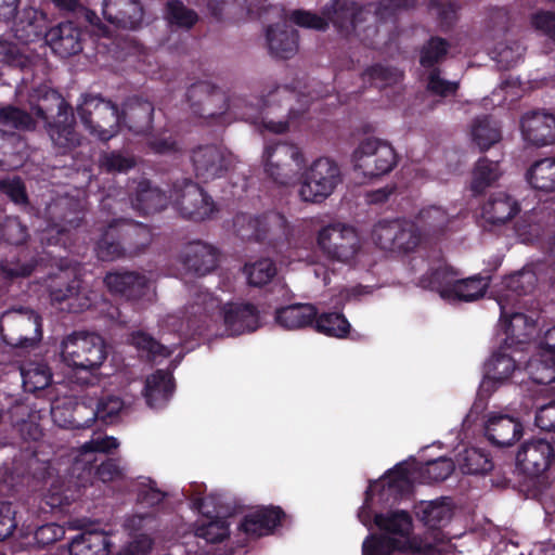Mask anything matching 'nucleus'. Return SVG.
Returning a JSON list of instances; mask_svg holds the SVG:
<instances>
[{
	"mask_svg": "<svg viewBox=\"0 0 555 555\" xmlns=\"http://www.w3.org/2000/svg\"><path fill=\"white\" fill-rule=\"evenodd\" d=\"M221 301L207 291L196 293L182 311L168 313L162 320L164 332L177 333L179 339L191 332L202 333L211 323L222 319L229 335H240L255 331L259 325L256 308L249 304H228L221 308Z\"/></svg>",
	"mask_w": 555,
	"mask_h": 555,
	"instance_id": "obj_1",
	"label": "nucleus"
},
{
	"mask_svg": "<svg viewBox=\"0 0 555 555\" xmlns=\"http://www.w3.org/2000/svg\"><path fill=\"white\" fill-rule=\"evenodd\" d=\"M376 526L384 531L380 537L371 535L362 545L363 555H391L397 551L430 553L441 551L436 545L411 537L412 519L406 512H389L375 516Z\"/></svg>",
	"mask_w": 555,
	"mask_h": 555,
	"instance_id": "obj_2",
	"label": "nucleus"
},
{
	"mask_svg": "<svg viewBox=\"0 0 555 555\" xmlns=\"http://www.w3.org/2000/svg\"><path fill=\"white\" fill-rule=\"evenodd\" d=\"M108 356L105 340L95 333L73 332L60 344L61 362L74 372L94 373Z\"/></svg>",
	"mask_w": 555,
	"mask_h": 555,
	"instance_id": "obj_3",
	"label": "nucleus"
},
{
	"mask_svg": "<svg viewBox=\"0 0 555 555\" xmlns=\"http://www.w3.org/2000/svg\"><path fill=\"white\" fill-rule=\"evenodd\" d=\"M341 182L343 173L338 164L328 157H319L309 166H305L298 185V196L306 203H322Z\"/></svg>",
	"mask_w": 555,
	"mask_h": 555,
	"instance_id": "obj_4",
	"label": "nucleus"
},
{
	"mask_svg": "<svg viewBox=\"0 0 555 555\" xmlns=\"http://www.w3.org/2000/svg\"><path fill=\"white\" fill-rule=\"evenodd\" d=\"M422 283L450 302L476 300L485 295L489 285L488 281L481 276L463 279L457 270L449 266L438 268L431 274L428 284H425V280Z\"/></svg>",
	"mask_w": 555,
	"mask_h": 555,
	"instance_id": "obj_5",
	"label": "nucleus"
},
{
	"mask_svg": "<svg viewBox=\"0 0 555 555\" xmlns=\"http://www.w3.org/2000/svg\"><path fill=\"white\" fill-rule=\"evenodd\" d=\"M351 160L357 172L372 179L389 173L398 163V155L390 143L366 138L354 149Z\"/></svg>",
	"mask_w": 555,
	"mask_h": 555,
	"instance_id": "obj_6",
	"label": "nucleus"
},
{
	"mask_svg": "<svg viewBox=\"0 0 555 555\" xmlns=\"http://www.w3.org/2000/svg\"><path fill=\"white\" fill-rule=\"evenodd\" d=\"M78 114L90 133L100 140H109L119 131L121 116L117 106L109 101L86 95L78 107Z\"/></svg>",
	"mask_w": 555,
	"mask_h": 555,
	"instance_id": "obj_7",
	"label": "nucleus"
},
{
	"mask_svg": "<svg viewBox=\"0 0 555 555\" xmlns=\"http://www.w3.org/2000/svg\"><path fill=\"white\" fill-rule=\"evenodd\" d=\"M305 165V155L295 145L280 143L267 147L263 153L266 173L281 185L295 183Z\"/></svg>",
	"mask_w": 555,
	"mask_h": 555,
	"instance_id": "obj_8",
	"label": "nucleus"
},
{
	"mask_svg": "<svg viewBox=\"0 0 555 555\" xmlns=\"http://www.w3.org/2000/svg\"><path fill=\"white\" fill-rule=\"evenodd\" d=\"M317 244L328 258L340 261H352L361 249V238L357 230L348 224L336 222L320 229Z\"/></svg>",
	"mask_w": 555,
	"mask_h": 555,
	"instance_id": "obj_9",
	"label": "nucleus"
},
{
	"mask_svg": "<svg viewBox=\"0 0 555 555\" xmlns=\"http://www.w3.org/2000/svg\"><path fill=\"white\" fill-rule=\"evenodd\" d=\"M193 504L205 516L212 514L218 516L216 519L197 525L194 532L196 538L211 544L220 543L229 538V524L223 517H220L227 514L229 507L223 503L221 494L211 493L206 498H194Z\"/></svg>",
	"mask_w": 555,
	"mask_h": 555,
	"instance_id": "obj_10",
	"label": "nucleus"
},
{
	"mask_svg": "<svg viewBox=\"0 0 555 555\" xmlns=\"http://www.w3.org/2000/svg\"><path fill=\"white\" fill-rule=\"evenodd\" d=\"M193 170L198 180L209 182L223 177L233 166V155L222 146L208 144L192 153Z\"/></svg>",
	"mask_w": 555,
	"mask_h": 555,
	"instance_id": "obj_11",
	"label": "nucleus"
},
{
	"mask_svg": "<svg viewBox=\"0 0 555 555\" xmlns=\"http://www.w3.org/2000/svg\"><path fill=\"white\" fill-rule=\"evenodd\" d=\"M367 14L369 11L353 0H332L322 9L327 25L331 23L340 33L356 34L359 37L371 30V27H362Z\"/></svg>",
	"mask_w": 555,
	"mask_h": 555,
	"instance_id": "obj_12",
	"label": "nucleus"
},
{
	"mask_svg": "<svg viewBox=\"0 0 555 555\" xmlns=\"http://www.w3.org/2000/svg\"><path fill=\"white\" fill-rule=\"evenodd\" d=\"M173 202L179 212L192 220H204L215 211L212 199L196 183L184 181L176 186Z\"/></svg>",
	"mask_w": 555,
	"mask_h": 555,
	"instance_id": "obj_13",
	"label": "nucleus"
},
{
	"mask_svg": "<svg viewBox=\"0 0 555 555\" xmlns=\"http://www.w3.org/2000/svg\"><path fill=\"white\" fill-rule=\"evenodd\" d=\"M194 114L205 119H214L228 109L225 95L206 81L194 83L188 91Z\"/></svg>",
	"mask_w": 555,
	"mask_h": 555,
	"instance_id": "obj_14",
	"label": "nucleus"
},
{
	"mask_svg": "<svg viewBox=\"0 0 555 555\" xmlns=\"http://www.w3.org/2000/svg\"><path fill=\"white\" fill-rule=\"evenodd\" d=\"M554 456L551 443L544 439L526 441L516 455L519 467L528 475H540L545 472Z\"/></svg>",
	"mask_w": 555,
	"mask_h": 555,
	"instance_id": "obj_15",
	"label": "nucleus"
},
{
	"mask_svg": "<svg viewBox=\"0 0 555 555\" xmlns=\"http://www.w3.org/2000/svg\"><path fill=\"white\" fill-rule=\"evenodd\" d=\"M521 133L530 144L544 146L555 142V117L545 112H533L521 119Z\"/></svg>",
	"mask_w": 555,
	"mask_h": 555,
	"instance_id": "obj_16",
	"label": "nucleus"
},
{
	"mask_svg": "<svg viewBox=\"0 0 555 555\" xmlns=\"http://www.w3.org/2000/svg\"><path fill=\"white\" fill-rule=\"evenodd\" d=\"M1 323H9L21 330L17 338L11 337L8 343L27 347L39 341L42 336L40 318L33 311L14 310L3 314Z\"/></svg>",
	"mask_w": 555,
	"mask_h": 555,
	"instance_id": "obj_17",
	"label": "nucleus"
},
{
	"mask_svg": "<svg viewBox=\"0 0 555 555\" xmlns=\"http://www.w3.org/2000/svg\"><path fill=\"white\" fill-rule=\"evenodd\" d=\"M50 297L53 302L67 301V309L72 312H80L90 308L96 300L98 295L94 292L81 293V284L74 280L65 286L64 280L59 276L54 281V285L50 288Z\"/></svg>",
	"mask_w": 555,
	"mask_h": 555,
	"instance_id": "obj_18",
	"label": "nucleus"
},
{
	"mask_svg": "<svg viewBox=\"0 0 555 555\" xmlns=\"http://www.w3.org/2000/svg\"><path fill=\"white\" fill-rule=\"evenodd\" d=\"M498 304L501 309L500 323L507 337L517 343L525 341L533 333L535 321L524 313L513 312L514 305L511 304L508 295H500Z\"/></svg>",
	"mask_w": 555,
	"mask_h": 555,
	"instance_id": "obj_19",
	"label": "nucleus"
},
{
	"mask_svg": "<svg viewBox=\"0 0 555 555\" xmlns=\"http://www.w3.org/2000/svg\"><path fill=\"white\" fill-rule=\"evenodd\" d=\"M485 429L488 439L500 447L512 446L522 434L521 424L515 417L495 412L488 414Z\"/></svg>",
	"mask_w": 555,
	"mask_h": 555,
	"instance_id": "obj_20",
	"label": "nucleus"
},
{
	"mask_svg": "<svg viewBox=\"0 0 555 555\" xmlns=\"http://www.w3.org/2000/svg\"><path fill=\"white\" fill-rule=\"evenodd\" d=\"M46 41L54 53L67 57L82 50L81 30L72 22L61 23L46 33Z\"/></svg>",
	"mask_w": 555,
	"mask_h": 555,
	"instance_id": "obj_21",
	"label": "nucleus"
},
{
	"mask_svg": "<svg viewBox=\"0 0 555 555\" xmlns=\"http://www.w3.org/2000/svg\"><path fill=\"white\" fill-rule=\"evenodd\" d=\"M103 15L116 26L133 29L143 20V9L139 0H103Z\"/></svg>",
	"mask_w": 555,
	"mask_h": 555,
	"instance_id": "obj_22",
	"label": "nucleus"
},
{
	"mask_svg": "<svg viewBox=\"0 0 555 555\" xmlns=\"http://www.w3.org/2000/svg\"><path fill=\"white\" fill-rule=\"evenodd\" d=\"M68 404L73 405L69 418H63V408L59 402H54L51 406V415L60 426L74 428L89 427L98 417L96 400L92 398L87 401L73 402L68 400Z\"/></svg>",
	"mask_w": 555,
	"mask_h": 555,
	"instance_id": "obj_23",
	"label": "nucleus"
},
{
	"mask_svg": "<svg viewBox=\"0 0 555 555\" xmlns=\"http://www.w3.org/2000/svg\"><path fill=\"white\" fill-rule=\"evenodd\" d=\"M520 210L518 202L504 192L492 194L482 206L481 217L491 225H502L512 220Z\"/></svg>",
	"mask_w": 555,
	"mask_h": 555,
	"instance_id": "obj_24",
	"label": "nucleus"
},
{
	"mask_svg": "<svg viewBox=\"0 0 555 555\" xmlns=\"http://www.w3.org/2000/svg\"><path fill=\"white\" fill-rule=\"evenodd\" d=\"M57 101V120L49 125V133L55 146L66 152L79 144V137L73 129L74 117L68 107L59 96L53 94Z\"/></svg>",
	"mask_w": 555,
	"mask_h": 555,
	"instance_id": "obj_25",
	"label": "nucleus"
},
{
	"mask_svg": "<svg viewBox=\"0 0 555 555\" xmlns=\"http://www.w3.org/2000/svg\"><path fill=\"white\" fill-rule=\"evenodd\" d=\"M183 266L199 275L211 272L217 266L216 249L203 242L189 243L181 254Z\"/></svg>",
	"mask_w": 555,
	"mask_h": 555,
	"instance_id": "obj_26",
	"label": "nucleus"
},
{
	"mask_svg": "<svg viewBox=\"0 0 555 555\" xmlns=\"http://www.w3.org/2000/svg\"><path fill=\"white\" fill-rule=\"evenodd\" d=\"M454 219L443 208L430 206L423 209L417 218V229L425 240L439 238L452 230Z\"/></svg>",
	"mask_w": 555,
	"mask_h": 555,
	"instance_id": "obj_27",
	"label": "nucleus"
},
{
	"mask_svg": "<svg viewBox=\"0 0 555 555\" xmlns=\"http://www.w3.org/2000/svg\"><path fill=\"white\" fill-rule=\"evenodd\" d=\"M106 287L129 299L142 297L149 289V280L134 272H109L104 279Z\"/></svg>",
	"mask_w": 555,
	"mask_h": 555,
	"instance_id": "obj_28",
	"label": "nucleus"
},
{
	"mask_svg": "<svg viewBox=\"0 0 555 555\" xmlns=\"http://www.w3.org/2000/svg\"><path fill=\"white\" fill-rule=\"evenodd\" d=\"M516 370L515 360L504 353H496L486 364V375L480 384L482 392H491L506 383Z\"/></svg>",
	"mask_w": 555,
	"mask_h": 555,
	"instance_id": "obj_29",
	"label": "nucleus"
},
{
	"mask_svg": "<svg viewBox=\"0 0 555 555\" xmlns=\"http://www.w3.org/2000/svg\"><path fill=\"white\" fill-rule=\"evenodd\" d=\"M48 27L47 16L43 12L35 8H26L23 10L18 21L13 24L11 30L20 41L27 43L46 35Z\"/></svg>",
	"mask_w": 555,
	"mask_h": 555,
	"instance_id": "obj_30",
	"label": "nucleus"
},
{
	"mask_svg": "<svg viewBox=\"0 0 555 555\" xmlns=\"http://www.w3.org/2000/svg\"><path fill=\"white\" fill-rule=\"evenodd\" d=\"M268 47L276 57L289 59L297 52V37L285 24L272 26L267 31Z\"/></svg>",
	"mask_w": 555,
	"mask_h": 555,
	"instance_id": "obj_31",
	"label": "nucleus"
},
{
	"mask_svg": "<svg viewBox=\"0 0 555 555\" xmlns=\"http://www.w3.org/2000/svg\"><path fill=\"white\" fill-rule=\"evenodd\" d=\"M68 552L69 555H107L109 539L102 531H86L72 540Z\"/></svg>",
	"mask_w": 555,
	"mask_h": 555,
	"instance_id": "obj_32",
	"label": "nucleus"
},
{
	"mask_svg": "<svg viewBox=\"0 0 555 555\" xmlns=\"http://www.w3.org/2000/svg\"><path fill=\"white\" fill-rule=\"evenodd\" d=\"M526 371L534 383L551 384L555 382V351L542 347L527 362Z\"/></svg>",
	"mask_w": 555,
	"mask_h": 555,
	"instance_id": "obj_33",
	"label": "nucleus"
},
{
	"mask_svg": "<svg viewBox=\"0 0 555 555\" xmlns=\"http://www.w3.org/2000/svg\"><path fill=\"white\" fill-rule=\"evenodd\" d=\"M173 391L172 377L169 373L157 371L146 378L144 397L152 408L163 406Z\"/></svg>",
	"mask_w": 555,
	"mask_h": 555,
	"instance_id": "obj_34",
	"label": "nucleus"
},
{
	"mask_svg": "<svg viewBox=\"0 0 555 555\" xmlns=\"http://www.w3.org/2000/svg\"><path fill=\"white\" fill-rule=\"evenodd\" d=\"M317 309L309 304L283 307L276 311L275 320L284 328L298 330L313 323Z\"/></svg>",
	"mask_w": 555,
	"mask_h": 555,
	"instance_id": "obj_35",
	"label": "nucleus"
},
{
	"mask_svg": "<svg viewBox=\"0 0 555 555\" xmlns=\"http://www.w3.org/2000/svg\"><path fill=\"white\" fill-rule=\"evenodd\" d=\"M281 515L279 507L258 509L246 516L242 529L254 537L266 535L279 524Z\"/></svg>",
	"mask_w": 555,
	"mask_h": 555,
	"instance_id": "obj_36",
	"label": "nucleus"
},
{
	"mask_svg": "<svg viewBox=\"0 0 555 555\" xmlns=\"http://www.w3.org/2000/svg\"><path fill=\"white\" fill-rule=\"evenodd\" d=\"M166 196L157 188H152L147 181H141L131 199L132 207L143 214H152L166 206Z\"/></svg>",
	"mask_w": 555,
	"mask_h": 555,
	"instance_id": "obj_37",
	"label": "nucleus"
},
{
	"mask_svg": "<svg viewBox=\"0 0 555 555\" xmlns=\"http://www.w3.org/2000/svg\"><path fill=\"white\" fill-rule=\"evenodd\" d=\"M416 514L428 527L436 528L442 526L452 517L451 502L447 499L422 502L417 506Z\"/></svg>",
	"mask_w": 555,
	"mask_h": 555,
	"instance_id": "obj_38",
	"label": "nucleus"
},
{
	"mask_svg": "<svg viewBox=\"0 0 555 555\" xmlns=\"http://www.w3.org/2000/svg\"><path fill=\"white\" fill-rule=\"evenodd\" d=\"M154 106L149 101H137L128 105L124 119L131 131L138 134L146 133L152 126Z\"/></svg>",
	"mask_w": 555,
	"mask_h": 555,
	"instance_id": "obj_39",
	"label": "nucleus"
},
{
	"mask_svg": "<svg viewBox=\"0 0 555 555\" xmlns=\"http://www.w3.org/2000/svg\"><path fill=\"white\" fill-rule=\"evenodd\" d=\"M243 273L248 285L262 287L269 284L276 275L275 262L270 258H259L245 263Z\"/></svg>",
	"mask_w": 555,
	"mask_h": 555,
	"instance_id": "obj_40",
	"label": "nucleus"
},
{
	"mask_svg": "<svg viewBox=\"0 0 555 555\" xmlns=\"http://www.w3.org/2000/svg\"><path fill=\"white\" fill-rule=\"evenodd\" d=\"M529 183L543 192L555 191V158H544L535 162L528 170Z\"/></svg>",
	"mask_w": 555,
	"mask_h": 555,
	"instance_id": "obj_41",
	"label": "nucleus"
},
{
	"mask_svg": "<svg viewBox=\"0 0 555 555\" xmlns=\"http://www.w3.org/2000/svg\"><path fill=\"white\" fill-rule=\"evenodd\" d=\"M470 138L481 151H486L501 140V130L488 117L477 118L472 124Z\"/></svg>",
	"mask_w": 555,
	"mask_h": 555,
	"instance_id": "obj_42",
	"label": "nucleus"
},
{
	"mask_svg": "<svg viewBox=\"0 0 555 555\" xmlns=\"http://www.w3.org/2000/svg\"><path fill=\"white\" fill-rule=\"evenodd\" d=\"M501 176L502 170L499 163L481 158L478 160L473 171L472 190L476 193H481L498 181Z\"/></svg>",
	"mask_w": 555,
	"mask_h": 555,
	"instance_id": "obj_43",
	"label": "nucleus"
},
{
	"mask_svg": "<svg viewBox=\"0 0 555 555\" xmlns=\"http://www.w3.org/2000/svg\"><path fill=\"white\" fill-rule=\"evenodd\" d=\"M23 386L25 390L35 392L46 388L52 378L50 369L39 362H29L22 367Z\"/></svg>",
	"mask_w": 555,
	"mask_h": 555,
	"instance_id": "obj_44",
	"label": "nucleus"
},
{
	"mask_svg": "<svg viewBox=\"0 0 555 555\" xmlns=\"http://www.w3.org/2000/svg\"><path fill=\"white\" fill-rule=\"evenodd\" d=\"M457 466L464 474H486L492 469V462L483 451L469 448L457 456Z\"/></svg>",
	"mask_w": 555,
	"mask_h": 555,
	"instance_id": "obj_45",
	"label": "nucleus"
},
{
	"mask_svg": "<svg viewBox=\"0 0 555 555\" xmlns=\"http://www.w3.org/2000/svg\"><path fill=\"white\" fill-rule=\"evenodd\" d=\"M525 48L516 40L504 39L492 50L493 60L503 68L508 69L520 62Z\"/></svg>",
	"mask_w": 555,
	"mask_h": 555,
	"instance_id": "obj_46",
	"label": "nucleus"
},
{
	"mask_svg": "<svg viewBox=\"0 0 555 555\" xmlns=\"http://www.w3.org/2000/svg\"><path fill=\"white\" fill-rule=\"evenodd\" d=\"M537 284V276L531 270H521L517 273L509 275L505 281L506 287L505 295H508L511 304L514 305V295L521 296L530 293Z\"/></svg>",
	"mask_w": 555,
	"mask_h": 555,
	"instance_id": "obj_47",
	"label": "nucleus"
},
{
	"mask_svg": "<svg viewBox=\"0 0 555 555\" xmlns=\"http://www.w3.org/2000/svg\"><path fill=\"white\" fill-rule=\"evenodd\" d=\"M314 321L318 332L339 338L344 337L350 327L345 317L339 313H324Z\"/></svg>",
	"mask_w": 555,
	"mask_h": 555,
	"instance_id": "obj_48",
	"label": "nucleus"
},
{
	"mask_svg": "<svg viewBox=\"0 0 555 555\" xmlns=\"http://www.w3.org/2000/svg\"><path fill=\"white\" fill-rule=\"evenodd\" d=\"M0 125L10 129L29 130L34 127L31 116L11 105L0 108Z\"/></svg>",
	"mask_w": 555,
	"mask_h": 555,
	"instance_id": "obj_49",
	"label": "nucleus"
},
{
	"mask_svg": "<svg viewBox=\"0 0 555 555\" xmlns=\"http://www.w3.org/2000/svg\"><path fill=\"white\" fill-rule=\"evenodd\" d=\"M395 250H413L424 238L416 223L399 221Z\"/></svg>",
	"mask_w": 555,
	"mask_h": 555,
	"instance_id": "obj_50",
	"label": "nucleus"
},
{
	"mask_svg": "<svg viewBox=\"0 0 555 555\" xmlns=\"http://www.w3.org/2000/svg\"><path fill=\"white\" fill-rule=\"evenodd\" d=\"M399 221L378 222L373 230L374 242L383 249L395 250Z\"/></svg>",
	"mask_w": 555,
	"mask_h": 555,
	"instance_id": "obj_51",
	"label": "nucleus"
},
{
	"mask_svg": "<svg viewBox=\"0 0 555 555\" xmlns=\"http://www.w3.org/2000/svg\"><path fill=\"white\" fill-rule=\"evenodd\" d=\"M119 446L118 441L114 437H102L98 436L92 438L90 441L83 443L80 448V456L83 459L77 460L76 466L80 462L90 463L92 461L93 452H109Z\"/></svg>",
	"mask_w": 555,
	"mask_h": 555,
	"instance_id": "obj_52",
	"label": "nucleus"
},
{
	"mask_svg": "<svg viewBox=\"0 0 555 555\" xmlns=\"http://www.w3.org/2000/svg\"><path fill=\"white\" fill-rule=\"evenodd\" d=\"M131 344L135 346L139 350L146 351L149 354L154 357L162 356L168 357L173 351L175 343L165 346L156 340H154L151 336L138 332L131 335Z\"/></svg>",
	"mask_w": 555,
	"mask_h": 555,
	"instance_id": "obj_53",
	"label": "nucleus"
},
{
	"mask_svg": "<svg viewBox=\"0 0 555 555\" xmlns=\"http://www.w3.org/2000/svg\"><path fill=\"white\" fill-rule=\"evenodd\" d=\"M167 17L171 24L190 28L197 21V14L180 1H170L167 7Z\"/></svg>",
	"mask_w": 555,
	"mask_h": 555,
	"instance_id": "obj_54",
	"label": "nucleus"
},
{
	"mask_svg": "<svg viewBox=\"0 0 555 555\" xmlns=\"http://www.w3.org/2000/svg\"><path fill=\"white\" fill-rule=\"evenodd\" d=\"M516 235L524 243H531L542 233V227L534 214L522 216L515 225Z\"/></svg>",
	"mask_w": 555,
	"mask_h": 555,
	"instance_id": "obj_55",
	"label": "nucleus"
},
{
	"mask_svg": "<svg viewBox=\"0 0 555 555\" xmlns=\"http://www.w3.org/2000/svg\"><path fill=\"white\" fill-rule=\"evenodd\" d=\"M1 237L13 245L23 244L28 234L27 228L22 224V222L14 217H8L0 228Z\"/></svg>",
	"mask_w": 555,
	"mask_h": 555,
	"instance_id": "obj_56",
	"label": "nucleus"
},
{
	"mask_svg": "<svg viewBox=\"0 0 555 555\" xmlns=\"http://www.w3.org/2000/svg\"><path fill=\"white\" fill-rule=\"evenodd\" d=\"M124 401L114 395H107L96 400L98 418L103 422H113V420L124 410Z\"/></svg>",
	"mask_w": 555,
	"mask_h": 555,
	"instance_id": "obj_57",
	"label": "nucleus"
},
{
	"mask_svg": "<svg viewBox=\"0 0 555 555\" xmlns=\"http://www.w3.org/2000/svg\"><path fill=\"white\" fill-rule=\"evenodd\" d=\"M101 167L109 172H126L135 166V159L130 155L112 152L101 157Z\"/></svg>",
	"mask_w": 555,
	"mask_h": 555,
	"instance_id": "obj_58",
	"label": "nucleus"
},
{
	"mask_svg": "<svg viewBox=\"0 0 555 555\" xmlns=\"http://www.w3.org/2000/svg\"><path fill=\"white\" fill-rule=\"evenodd\" d=\"M448 44L440 38H434L424 47L421 56V63L423 66H431L435 63L442 60L446 55Z\"/></svg>",
	"mask_w": 555,
	"mask_h": 555,
	"instance_id": "obj_59",
	"label": "nucleus"
},
{
	"mask_svg": "<svg viewBox=\"0 0 555 555\" xmlns=\"http://www.w3.org/2000/svg\"><path fill=\"white\" fill-rule=\"evenodd\" d=\"M531 26L543 35L555 39V13L551 11H537L530 17Z\"/></svg>",
	"mask_w": 555,
	"mask_h": 555,
	"instance_id": "obj_60",
	"label": "nucleus"
},
{
	"mask_svg": "<svg viewBox=\"0 0 555 555\" xmlns=\"http://www.w3.org/2000/svg\"><path fill=\"white\" fill-rule=\"evenodd\" d=\"M401 76L400 72L380 65L373 66L365 72V77L378 87L395 83L401 79Z\"/></svg>",
	"mask_w": 555,
	"mask_h": 555,
	"instance_id": "obj_61",
	"label": "nucleus"
},
{
	"mask_svg": "<svg viewBox=\"0 0 555 555\" xmlns=\"http://www.w3.org/2000/svg\"><path fill=\"white\" fill-rule=\"evenodd\" d=\"M454 469V464L450 459L440 457L427 463L425 472L430 481H442L448 478Z\"/></svg>",
	"mask_w": 555,
	"mask_h": 555,
	"instance_id": "obj_62",
	"label": "nucleus"
},
{
	"mask_svg": "<svg viewBox=\"0 0 555 555\" xmlns=\"http://www.w3.org/2000/svg\"><path fill=\"white\" fill-rule=\"evenodd\" d=\"M0 191L16 204H25L27 195L22 180L17 177L0 180Z\"/></svg>",
	"mask_w": 555,
	"mask_h": 555,
	"instance_id": "obj_63",
	"label": "nucleus"
},
{
	"mask_svg": "<svg viewBox=\"0 0 555 555\" xmlns=\"http://www.w3.org/2000/svg\"><path fill=\"white\" fill-rule=\"evenodd\" d=\"M292 21L301 27L312 28L317 30H324L327 28V22L324 16L307 11H295L292 13Z\"/></svg>",
	"mask_w": 555,
	"mask_h": 555,
	"instance_id": "obj_64",
	"label": "nucleus"
}]
</instances>
